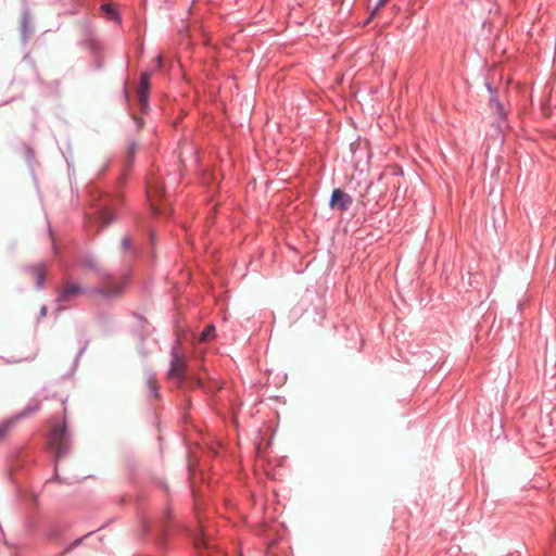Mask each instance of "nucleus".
<instances>
[{
	"label": "nucleus",
	"mask_w": 556,
	"mask_h": 556,
	"mask_svg": "<svg viewBox=\"0 0 556 556\" xmlns=\"http://www.w3.org/2000/svg\"><path fill=\"white\" fill-rule=\"evenodd\" d=\"M102 10L106 12L111 18H114L116 16L115 10L112 8L111 4H103Z\"/></svg>",
	"instance_id": "nucleus-12"
},
{
	"label": "nucleus",
	"mask_w": 556,
	"mask_h": 556,
	"mask_svg": "<svg viewBox=\"0 0 556 556\" xmlns=\"http://www.w3.org/2000/svg\"><path fill=\"white\" fill-rule=\"evenodd\" d=\"M162 192H163L162 182L156 178L151 179L147 187V197H148L150 204H151L152 208L154 210V212L160 211V208H157V206H156V201L162 195Z\"/></svg>",
	"instance_id": "nucleus-4"
},
{
	"label": "nucleus",
	"mask_w": 556,
	"mask_h": 556,
	"mask_svg": "<svg viewBox=\"0 0 556 556\" xmlns=\"http://www.w3.org/2000/svg\"><path fill=\"white\" fill-rule=\"evenodd\" d=\"M148 386L153 392L157 390L156 381L153 378H149Z\"/></svg>",
	"instance_id": "nucleus-13"
},
{
	"label": "nucleus",
	"mask_w": 556,
	"mask_h": 556,
	"mask_svg": "<svg viewBox=\"0 0 556 556\" xmlns=\"http://www.w3.org/2000/svg\"><path fill=\"white\" fill-rule=\"evenodd\" d=\"M113 220V215L109 208H101L99 211L97 223H99L100 227L108 226Z\"/></svg>",
	"instance_id": "nucleus-8"
},
{
	"label": "nucleus",
	"mask_w": 556,
	"mask_h": 556,
	"mask_svg": "<svg viewBox=\"0 0 556 556\" xmlns=\"http://www.w3.org/2000/svg\"><path fill=\"white\" fill-rule=\"evenodd\" d=\"M123 291V286L119 285V283H113L112 286L110 287H102L98 290V293L103 295V296H106V298H112V296H117L118 294H121Z\"/></svg>",
	"instance_id": "nucleus-7"
},
{
	"label": "nucleus",
	"mask_w": 556,
	"mask_h": 556,
	"mask_svg": "<svg viewBox=\"0 0 556 556\" xmlns=\"http://www.w3.org/2000/svg\"><path fill=\"white\" fill-rule=\"evenodd\" d=\"M149 88L150 75L148 73H143L140 77V84L138 88V101L141 108H146L148 105Z\"/></svg>",
	"instance_id": "nucleus-6"
},
{
	"label": "nucleus",
	"mask_w": 556,
	"mask_h": 556,
	"mask_svg": "<svg viewBox=\"0 0 556 556\" xmlns=\"http://www.w3.org/2000/svg\"><path fill=\"white\" fill-rule=\"evenodd\" d=\"M84 292L83 288L78 283H67L64 286V288L61 290L58 302L60 303H66L73 300L74 298L80 295Z\"/></svg>",
	"instance_id": "nucleus-5"
},
{
	"label": "nucleus",
	"mask_w": 556,
	"mask_h": 556,
	"mask_svg": "<svg viewBox=\"0 0 556 556\" xmlns=\"http://www.w3.org/2000/svg\"><path fill=\"white\" fill-rule=\"evenodd\" d=\"M215 337V327L213 325L207 326L200 334V341L205 342Z\"/></svg>",
	"instance_id": "nucleus-11"
},
{
	"label": "nucleus",
	"mask_w": 556,
	"mask_h": 556,
	"mask_svg": "<svg viewBox=\"0 0 556 556\" xmlns=\"http://www.w3.org/2000/svg\"><path fill=\"white\" fill-rule=\"evenodd\" d=\"M387 2H388V0H379V1H378L377 7L375 8V10H374V12H372V14H374L376 11H378L380 8H382Z\"/></svg>",
	"instance_id": "nucleus-14"
},
{
	"label": "nucleus",
	"mask_w": 556,
	"mask_h": 556,
	"mask_svg": "<svg viewBox=\"0 0 556 556\" xmlns=\"http://www.w3.org/2000/svg\"><path fill=\"white\" fill-rule=\"evenodd\" d=\"M31 273L36 278V285L38 288L43 286L46 269L43 265H36L31 268Z\"/></svg>",
	"instance_id": "nucleus-9"
},
{
	"label": "nucleus",
	"mask_w": 556,
	"mask_h": 556,
	"mask_svg": "<svg viewBox=\"0 0 556 556\" xmlns=\"http://www.w3.org/2000/svg\"><path fill=\"white\" fill-rule=\"evenodd\" d=\"M135 149H136V148H135V146H132V147L130 148L129 153H130V154H132V153L135 152Z\"/></svg>",
	"instance_id": "nucleus-18"
},
{
	"label": "nucleus",
	"mask_w": 556,
	"mask_h": 556,
	"mask_svg": "<svg viewBox=\"0 0 556 556\" xmlns=\"http://www.w3.org/2000/svg\"><path fill=\"white\" fill-rule=\"evenodd\" d=\"M127 244H128V240H127V239H124V240H123V245H124V247H127Z\"/></svg>",
	"instance_id": "nucleus-17"
},
{
	"label": "nucleus",
	"mask_w": 556,
	"mask_h": 556,
	"mask_svg": "<svg viewBox=\"0 0 556 556\" xmlns=\"http://www.w3.org/2000/svg\"><path fill=\"white\" fill-rule=\"evenodd\" d=\"M187 363L182 354L178 352L177 348L172 351L170 368L168 370V378L177 379L181 388L184 386L186 376Z\"/></svg>",
	"instance_id": "nucleus-2"
},
{
	"label": "nucleus",
	"mask_w": 556,
	"mask_h": 556,
	"mask_svg": "<svg viewBox=\"0 0 556 556\" xmlns=\"http://www.w3.org/2000/svg\"><path fill=\"white\" fill-rule=\"evenodd\" d=\"M40 314H41V316H46V314H47V307L46 306L41 307Z\"/></svg>",
	"instance_id": "nucleus-15"
},
{
	"label": "nucleus",
	"mask_w": 556,
	"mask_h": 556,
	"mask_svg": "<svg viewBox=\"0 0 556 556\" xmlns=\"http://www.w3.org/2000/svg\"><path fill=\"white\" fill-rule=\"evenodd\" d=\"M13 425H14L13 419L0 422V440L4 439L8 435V433L11 431Z\"/></svg>",
	"instance_id": "nucleus-10"
},
{
	"label": "nucleus",
	"mask_w": 556,
	"mask_h": 556,
	"mask_svg": "<svg viewBox=\"0 0 556 556\" xmlns=\"http://www.w3.org/2000/svg\"><path fill=\"white\" fill-rule=\"evenodd\" d=\"M157 63H159V65L162 64V56L161 55L157 56Z\"/></svg>",
	"instance_id": "nucleus-16"
},
{
	"label": "nucleus",
	"mask_w": 556,
	"mask_h": 556,
	"mask_svg": "<svg viewBox=\"0 0 556 556\" xmlns=\"http://www.w3.org/2000/svg\"><path fill=\"white\" fill-rule=\"evenodd\" d=\"M65 421L62 426H54L50 433L49 443L55 451L56 457L60 458L68 450V435L66 433Z\"/></svg>",
	"instance_id": "nucleus-1"
},
{
	"label": "nucleus",
	"mask_w": 556,
	"mask_h": 556,
	"mask_svg": "<svg viewBox=\"0 0 556 556\" xmlns=\"http://www.w3.org/2000/svg\"><path fill=\"white\" fill-rule=\"evenodd\" d=\"M353 200L352 197L345 192H343L341 189H334L331 194L330 199V206L331 208H337L340 211L348 210Z\"/></svg>",
	"instance_id": "nucleus-3"
}]
</instances>
